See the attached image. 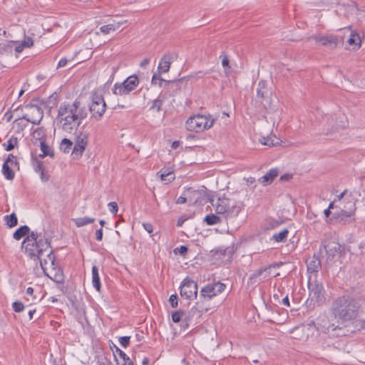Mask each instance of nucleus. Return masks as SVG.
<instances>
[{
    "mask_svg": "<svg viewBox=\"0 0 365 365\" xmlns=\"http://www.w3.org/2000/svg\"><path fill=\"white\" fill-rule=\"evenodd\" d=\"M317 329L324 333H329L330 330H336V327H335L334 324H329L327 327L323 326L322 328L318 327Z\"/></svg>",
    "mask_w": 365,
    "mask_h": 365,
    "instance_id": "46",
    "label": "nucleus"
},
{
    "mask_svg": "<svg viewBox=\"0 0 365 365\" xmlns=\"http://www.w3.org/2000/svg\"><path fill=\"white\" fill-rule=\"evenodd\" d=\"M106 103L103 96L99 92H93L91 96V104L89 106V110L91 117L96 120H100L106 111Z\"/></svg>",
    "mask_w": 365,
    "mask_h": 365,
    "instance_id": "7",
    "label": "nucleus"
},
{
    "mask_svg": "<svg viewBox=\"0 0 365 365\" xmlns=\"http://www.w3.org/2000/svg\"><path fill=\"white\" fill-rule=\"evenodd\" d=\"M215 122V119H210L203 115H195L190 117L186 123L185 126L187 130L200 133L210 128Z\"/></svg>",
    "mask_w": 365,
    "mask_h": 365,
    "instance_id": "5",
    "label": "nucleus"
},
{
    "mask_svg": "<svg viewBox=\"0 0 365 365\" xmlns=\"http://www.w3.org/2000/svg\"><path fill=\"white\" fill-rule=\"evenodd\" d=\"M282 262H275L267 265L266 267L267 270H270L272 268H279L282 265Z\"/></svg>",
    "mask_w": 365,
    "mask_h": 365,
    "instance_id": "54",
    "label": "nucleus"
},
{
    "mask_svg": "<svg viewBox=\"0 0 365 365\" xmlns=\"http://www.w3.org/2000/svg\"><path fill=\"white\" fill-rule=\"evenodd\" d=\"M150 63V59L148 58H144L140 63L141 67H145Z\"/></svg>",
    "mask_w": 365,
    "mask_h": 365,
    "instance_id": "62",
    "label": "nucleus"
},
{
    "mask_svg": "<svg viewBox=\"0 0 365 365\" xmlns=\"http://www.w3.org/2000/svg\"><path fill=\"white\" fill-rule=\"evenodd\" d=\"M225 288L226 285L220 282L207 284L203 287L200 292V300L201 303L211 300L213 297L223 292Z\"/></svg>",
    "mask_w": 365,
    "mask_h": 365,
    "instance_id": "8",
    "label": "nucleus"
},
{
    "mask_svg": "<svg viewBox=\"0 0 365 365\" xmlns=\"http://www.w3.org/2000/svg\"><path fill=\"white\" fill-rule=\"evenodd\" d=\"M18 145V138L12 135L6 143H4L2 145L6 151H11L15 148Z\"/></svg>",
    "mask_w": 365,
    "mask_h": 365,
    "instance_id": "38",
    "label": "nucleus"
},
{
    "mask_svg": "<svg viewBox=\"0 0 365 365\" xmlns=\"http://www.w3.org/2000/svg\"><path fill=\"white\" fill-rule=\"evenodd\" d=\"M361 309L360 298L344 294L333 299L330 312L335 319L343 323H350L359 317Z\"/></svg>",
    "mask_w": 365,
    "mask_h": 365,
    "instance_id": "2",
    "label": "nucleus"
},
{
    "mask_svg": "<svg viewBox=\"0 0 365 365\" xmlns=\"http://www.w3.org/2000/svg\"><path fill=\"white\" fill-rule=\"evenodd\" d=\"M32 232L30 231V228L27 225H22L19 227L13 234V237L16 240H19L21 238L27 237L30 235Z\"/></svg>",
    "mask_w": 365,
    "mask_h": 365,
    "instance_id": "26",
    "label": "nucleus"
},
{
    "mask_svg": "<svg viewBox=\"0 0 365 365\" xmlns=\"http://www.w3.org/2000/svg\"><path fill=\"white\" fill-rule=\"evenodd\" d=\"M130 336H124L119 338V343L123 348H127L130 345Z\"/></svg>",
    "mask_w": 365,
    "mask_h": 365,
    "instance_id": "44",
    "label": "nucleus"
},
{
    "mask_svg": "<svg viewBox=\"0 0 365 365\" xmlns=\"http://www.w3.org/2000/svg\"><path fill=\"white\" fill-rule=\"evenodd\" d=\"M4 220L5 221L6 226L9 228L16 227L18 224V218L14 212L5 215L4 217Z\"/></svg>",
    "mask_w": 365,
    "mask_h": 365,
    "instance_id": "32",
    "label": "nucleus"
},
{
    "mask_svg": "<svg viewBox=\"0 0 365 365\" xmlns=\"http://www.w3.org/2000/svg\"><path fill=\"white\" fill-rule=\"evenodd\" d=\"M68 63V60L66 59V58H62L60 59V61H58V66H57V68H62V67H64L66 66Z\"/></svg>",
    "mask_w": 365,
    "mask_h": 365,
    "instance_id": "58",
    "label": "nucleus"
},
{
    "mask_svg": "<svg viewBox=\"0 0 365 365\" xmlns=\"http://www.w3.org/2000/svg\"><path fill=\"white\" fill-rule=\"evenodd\" d=\"M73 144L71 140L63 138L60 145V150L64 153H68L73 149Z\"/></svg>",
    "mask_w": 365,
    "mask_h": 365,
    "instance_id": "37",
    "label": "nucleus"
},
{
    "mask_svg": "<svg viewBox=\"0 0 365 365\" xmlns=\"http://www.w3.org/2000/svg\"><path fill=\"white\" fill-rule=\"evenodd\" d=\"M347 205H350L345 206V208H346L347 210H341L339 211L334 212L332 217L329 219V221H332L334 219L336 222L341 225H346L354 222L355 220L353 217L356 210L355 203L352 201H349L347 202Z\"/></svg>",
    "mask_w": 365,
    "mask_h": 365,
    "instance_id": "9",
    "label": "nucleus"
},
{
    "mask_svg": "<svg viewBox=\"0 0 365 365\" xmlns=\"http://www.w3.org/2000/svg\"><path fill=\"white\" fill-rule=\"evenodd\" d=\"M14 158H15V156L13 154H9L8 155L7 158L6 159V160L4 161V163H6V164L10 163L11 165H18L19 162L16 160H14Z\"/></svg>",
    "mask_w": 365,
    "mask_h": 365,
    "instance_id": "50",
    "label": "nucleus"
},
{
    "mask_svg": "<svg viewBox=\"0 0 365 365\" xmlns=\"http://www.w3.org/2000/svg\"><path fill=\"white\" fill-rule=\"evenodd\" d=\"M48 259L51 261L52 265H55L56 257L53 255V251L51 250L47 255Z\"/></svg>",
    "mask_w": 365,
    "mask_h": 365,
    "instance_id": "55",
    "label": "nucleus"
},
{
    "mask_svg": "<svg viewBox=\"0 0 365 365\" xmlns=\"http://www.w3.org/2000/svg\"><path fill=\"white\" fill-rule=\"evenodd\" d=\"M92 284L98 292L101 291V284L98 274V268L96 265L92 267Z\"/></svg>",
    "mask_w": 365,
    "mask_h": 365,
    "instance_id": "28",
    "label": "nucleus"
},
{
    "mask_svg": "<svg viewBox=\"0 0 365 365\" xmlns=\"http://www.w3.org/2000/svg\"><path fill=\"white\" fill-rule=\"evenodd\" d=\"M203 304L204 303H201L199 299V301L196 302V304L191 308L185 318V321L187 324L191 322L195 319H197L200 318L203 313L208 311V309L205 307Z\"/></svg>",
    "mask_w": 365,
    "mask_h": 365,
    "instance_id": "17",
    "label": "nucleus"
},
{
    "mask_svg": "<svg viewBox=\"0 0 365 365\" xmlns=\"http://www.w3.org/2000/svg\"><path fill=\"white\" fill-rule=\"evenodd\" d=\"M347 43L350 46H354V48H359L361 46V38L358 33L351 32L349 39L347 40Z\"/></svg>",
    "mask_w": 365,
    "mask_h": 365,
    "instance_id": "31",
    "label": "nucleus"
},
{
    "mask_svg": "<svg viewBox=\"0 0 365 365\" xmlns=\"http://www.w3.org/2000/svg\"><path fill=\"white\" fill-rule=\"evenodd\" d=\"M246 181L247 185H251L255 182V178L253 177H250L246 179Z\"/></svg>",
    "mask_w": 365,
    "mask_h": 365,
    "instance_id": "63",
    "label": "nucleus"
},
{
    "mask_svg": "<svg viewBox=\"0 0 365 365\" xmlns=\"http://www.w3.org/2000/svg\"><path fill=\"white\" fill-rule=\"evenodd\" d=\"M157 76L160 81V83H159L160 86H165V87H167L168 89H172L173 91L180 90L181 88L180 85L185 79V78H182L173 80V81H167V80H165V79L162 78L161 77H160V74L153 73L152 80H151L152 85L156 84Z\"/></svg>",
    "mask_w": 365,
    "mask_h": 365,
    "instance_id": "16",
    "label": "nucleus"
},
{
    "mask_svg": "<svg viewBox=\"0 0 365 365\" xmlns=\"http://www.w3.org/2000/svg\"><path fill=\"white\" fill-rule=\"evenodd\" d=\"M140 80L136 75L126 78L123 83H115L112 89L116 96H127L134 91L139 85Z\"/></svg>",
    "mask_w": 365,
    "mask_h": 365,
    "instance_id": "6",
    "label": "nucleus"
},
{
    "mask_svg": "<svg viewBox=\"0 0 365 365\" xmlns=\"http://www.w3.org/2000/svg\"><path fill=\"white\" fill-rule=\"evenodd\" d=\"M32 136L34 139L36 140L34 143H36L37 141H42V140H46V137L45 134V130L43 128H37L32 133Z\"/></svg>",
    "mask_w": 365,
    "mask_h": 365,
    "instance_id": "35",
    "label": "nucleus"
},
{
    "mask_svg": "<svg viewBox=\"0 0 365 365\" xmlns=\"http://www.w3.org/2000/svg\"><path fill=\"white\" fill-rule=\"evenodd\" d=\"M220 58H222V65L224 67V68L230 69V60L228 58V56L226 54L225 51H222L220 56Z\"/></svg>",
    "mask_w": 365,
    "mask_h": 365,
    "instance_id": "40",
    "label": "nucleus"
},
{
    "mask_svg": "<svg viewBox=\"0 0 365 365\" xmlns=\"http://www.w3.org/2000/svg\"><path fill=\"white\" fill-rule=\"evenodd\" d=\"M322 249L323 248L327 255V260L331 261L334 257L341 252V245L339 243L336 242H329L326 245H321Z\"/></svg>",
    "mask_w": 365,
    "mask_h": 365,
    "instance_id": "20",
    "label": "nucleus"
},
{
    "mask_svg": "<svg viewBox=\"0 0 365 365\" xmlns=\"http://www.w3.org/2000/svg\"><path fill=\"white\" fill-rule=\"evenodd\" d=\"M95 221L94 218L89 217H79L73 220V222H75V225L78 227H81L83 226H85L88 224L93 223Z\"/></svg>",
    "mask_w": 365,
    "mask_h": 365,
    "instance_id": "36",
    "label": "nucleus"
},
{
    "mask_svg": "<svg viewBox=\"0 0 365 365\" xmlns=\"http://www.w3.org/2000/svg\"><path fill=\"white\" fill-rule=\"evenodd\" d=\"M185 314V312L182 310H178L172 314V320L174 323H178L180 322L182 317Z\"/></svg>",
    "mask_w": 365,
    "mask_h": 365,
    "instance_id": "39",
    "label": "nucleus"
},
{
    "mask_svg": "<svg viewBox=\"0 0 365 365\" xmlns=\"http://www.w3.org/2000/svg\"><path fill=\"white\" fill-rule=\"evenodd\" d=\"M292 178V175H290V174H284V175H282L281 177H280V180L281 181H289V180H291Z\"/></svg>",
    "mask_w": 365,
    "mask_h": 365,
    "instance_id": "59",
    "label": "nucleus"
},
{
    "mask_svg": "<svg viewBox=\"0 0 365 365\" xmlns=\"http://www.w3.org/2000/svg\"><path fill=\"white\" fill-rule=\"evenodd\" d=\"M180 296L187 300L196 299L197 296V284L188 277L185 278L180 287Z\"/></svg>",
    "mask_w": 365,
    "mask_h": 365,
    "instance_id": "10",
    "label": "nucleus"
},
{
    "mask_svg": "<svg viewBox=\"0 0 365 365\" xmlns=\"http://www.w3.org/2000/svg\"><path fill=\"white\" fill-rule=\"evenodd\" d=\"M264 272H267L266 267H260L255 270L254 273L249 277L247 283L254 284L264 281L270 275L269 272L264 274Z\"/></svg>",
    "mask_w": 365,
    "mask_h": 365,
    "instance_id": "21",
    "label": "nucleus"
},
{
    "mask_svg": "<svg viewBox=\"0 0 365 365\" xmlns=\"http://www.w3.org/2000/svg\"><path fill=\"white\" fill-rule=\"evenodd\" d=\"M322 253V247L317 253H314L311 258L306 261L307 272L310 273L318 272L322 267L320 255Z\"/></svg>",
    "mask_w": 365,
    "mask_h": 365,
    "instance_id": "18",
    "label": "nucleus"
},
{
    "mask_svg": "<svg viewBox=\"0 0 365 365\" xmlns=\"http://www.w3.org/2000/svg\"><path fill=\"white\" fill-rule=\"evenodd\" d=\"M31 163L34 170L38 173L40 179L42 182H48L50 179V174L48 170H46L44 162L40 160L37 156L34 155L31 152Z\"/></svg>",
    "mask_w": 365,
    "mask_h": 365,
    "instance_id": "14",
    "label": "nucleus"
},
{
    "mask_svg": "<svg viewBox=\"0 0 365 365\" xmlns=\"http://www.w3.org/2000/svg\"><path fill=\"white\" fill-rule=\"evenodd\" d=\"M165 98V95L161 93L158 97L153 101L150 109H156L158 112H160L162 110V106Z\"/></svg>",
    "mask_w": 365,
    "mask_h": 365,
    "instance_id": "33",
    "label": "nucleus"
},
{
    "mask_svg": "<svg viewBox=\"0 0 365 365\" xmlns=\"http://www.w3.org/2000/svg\"><path fill=\"white\" fill-rule=\"evenodd\" d=\"M260 142L262 143V144L265 145H268L269 147L274 146V145L279 144L278 141L274 142V140L272 138H269V137H267V138L263 137L260 140Z\"/></svg>",
    "mask_w": 365,
    "mask_h": 365,
    "instance_id": "41",
    "label": "nucleus"
},
{
    "mask_svg": "<svg viewBox=\"0 0 365 365\" xmlns=\"http://www.w3.org/2000/svg\"><path fill=\"white\" fill-rule=\"evenodd\" d=\"M111 213L116 215L118 210V204L115 202H110L108 205Z\"/></svg>",
    "mask_w": 365,
    "mask_h": 365,
    "instance_id": "49",
    "label": "nucleus"
},
{
    "mask_svg": "<svg viewBox=\"0 0 365 365\" xmlns=\"http://www.w3.org/2000/svg\"><path fill=\"white\" fill-rule=\"evenodd\" d=\"M187 219H188V217H185V216H184V215L180 216V217L178 218V221H177V226H178V227H181V226L183 225V223H184V222H185Z\"/></svg>",
    "mask_w": 365,
    "mask_h": 365,
    "instance_id": "56",
    "label": "nucleus"
},
{
    "mask_svg": "<svg viewBox=\"0 0 365 365\" xmlns=\"http://www.w3.org/2000/svg\"><path fill=\"white\" fill-rule=\"evenodd\" d=\"M2 173L6 180H11L14 178L15 174L11 168L6 163L2 165Z\"/></svg>",
    "mask_w": 365,
    "mask_h": 365,
    "instance_id": "34",
    "label": "nucleus"
},
{
    "mask_svg": "<svg viewBox=\"0 0 365 365\" xmlns=\"http://www.w3.org/2000/svg\"><path fill=\"white\" fill-rule=\"evenodd\" d=\"M46 140H42L40 143V149L42 152L41 154H39L37 157L38 158H44L46 156H49L51 158H54V151L46 143Z\"/></svg>",
    "mask_w": 365,
    "mask_h": 365,
    "instance_id": "25",
    "label": "nucleus"
},
{
    "mask_svg": "<svg viewBox=\"0 0 365 365\" xmlns=\"http://www.w3.org/2000/svg\"><path fill=\"white\" fill-rule=\"evenodd\" d=\"M51 241L41 232L32 231L29 236L24 238L21 242V248L25 250L27 255L34 260H39L43 270L47 264V260L41 259L43 252L51 247Z\"/></svg>",
    "mask_w": 365,
    "mask_h": 365,
    "instance_id": "4",
    "label": "nucleus"
},
{
    "mask_svg": "<svg viewBox=\"0 0 365 365\" xmlns=\"http://www.w3.org/2000/svg\"><path fill=\"white\" fill-rule=\"evenodd\" d=\"M279 225L277 220H271L268 223L267 229H274Z\"/></svg>",
    "mask_w": 365,
    "mask_h": 365,
    "instance_id": "53",
    "label": "nucleus"
},
{
    "mask_svg": "<svg viewBox=\"0 0 365 365\" xmlns=\"http://www.w3.org/2000/svg\"><path fill=\"white\" fill-rule=\"evenodd\" d=\"M192 195L190 201L194 204H202L205 202V198L214 207L216 213L221 215L222 218L228 223H233L234 220L239 215L243 209V203L228 197H219L215 203L211 197H207L204 192L200 190H194L191 188L187 191V195Z\"/></svg>",
    "mask_w": 365,
    "mask_h": 365,
    "instance_id": "1",
    "label": "nucleus"
},
{
    "mask_svg": "<svg viewBox=\"0 0 365 365\" xmlns=\"http://www.w3.org/2000/svg\"><path fill=\"white\" fill-rule=\"evenodd\" d=\"M87 111L78 99L72 103H62L58 110L57 120L61 124L62 129L69 133L76 130L87 117Z\"/></svg>",
    "mask_w": 365,
    "mask_h": 365,
    "instance_id": "3",
    "label": "nucleus"
},
{
    "mask_svg": "<svg viewBox=\"0 0 365 365\" xmlns=\"http://www.w3.org/2000/svg\"><path fill=\"white\" fill-rule=\"evenodd\" d=\"M172 59L173 57L170 53H165L163 55L161 60L160 61L159 65L158 66V73H156L160 74V76L161 73L168 72L170 68Z\"/></svg>",
    "mask_w": 365,
    "mask_h": 365,
    "instance_id": "22",
    "label": "nucleus"
},
{
    "mask_svg": "<svg viewBox=\"0 0 365 365\" xmlns=\"http://www.w3.org/2000/svg\"><path fill=\"white\" fill-rule=\"evenodd\" d=\"M308 287L309 290V298L319 305L322 304L325 301L324 289L322 284L318 282H309Z\"/></svg>",
    "mask_w": 365,
    "mask_h": 365,
    "instance_id": "11",
    "label": "nucleus"
},
{
    "mask_svg": "<svg viewBox=\"0 0 365 365\" xmlns=\"http://www.w3.org/2000/svg\"><path fill=\"white\" fill-rule=\"evenodd\" d=\"M110 348L113 352L117 365H134L132 359L112 341L110 344Z\"/></svg>",
    "mask_w": 365,
    "mask_h": 365,
    "instance_id": "15",
    "label": "nucleus"
},
{
    "mask_svg": "<svg viewBox=\"0 0 365 365\" xmlns=\"http://www.w3.org/2000/svg\"><path fill=\"white\" fill-rule=\"evenodd\" d=\"M12 308L15 312H21L24 311L25 307L20 301H15L12 303Z\"/></svg>",
    "mask_w": 365,
    "mask_h": 365,
    "instance_id": "42",
    "label": "nucleus"
},
{
    "mask_svg": "<svg viewBox=\"0 0 365 365\" xmlns=\"http://www.w3.org/2000/svg\"><path fill=\"white\" fill-rule=\"evenodd\" d=\"M269 91L267 88V83L261 80L259 81L257 87V96L262 100L268 98Z\"/></svg>",
    "mask_w": 365,
    "mask_h": 365,
    "instance_id": "24",
    "label": "nucleus"
},
{
    "mask_svg": "<svg viewBox=\"0 0 365 365\" xmlns=\"http://www.w3.org/2000/svg\"><path fill=\"white\" fill-rule=\"evenodd\" d=\"M178 297L177 294H173L170 297L169 302L170 305L173 308H176L178 306Z\"/></svg>",
    "mask_w": 365,
    "mask_h": 365,
    "instance_id": "48",
    "label": "nucleus"
},
{
    "mask_svg": "<svg viewBox=\"0 0 365 365\" xmlns=\"http://www.w3.org/2000/svg\"><path fill=\"white\" fill-rule=\"evenodd\" d=\"M24 45L22 43L17 45L15 47V51L16 53H21L24 50Z\"/></svg>",
    "mask_w": 365,
    "mask_h": 365,
    "instance_id": "64",
    "label": "nucleus"
},
{
    "mask_svg": "<svg viewBox=\"0 0 365 365\" xmlns=\"http://www.w3.org/2000/svg\"><path fill=\"white\" fill-rule=\"evenodd\" d=\"M143 226L144 227V229L148 232V233H152L153 231V226L151 223L150 222H143Z\"/></svg>",
    "mask_w": 365,
    "mask_h": 365,
    "instance_id": "52",
    "label": "nucleus"
},
{
    "mask_svg": "<svg viewBox=\"0 0 365 365\" xmlns=\"http://www.w3.org/2000/svg\"><path fill=\"white\" fill-rule=\"evenodd\" d=\"M222 220L221 215L211 213L205 217L203 222L207 225H215L221 223Z\"/></svg>",
    "mask_w": 365,
    "mask_h": 365,
    "instance_id": "27",
    "label": "nucleus"
},
{
    "mask_svg": "<svg viewBox=\"0 0 365 365\" xmlns=\"http://www.w3.org/2000/svg\"><path fill=\"white\" fill-rule=\"evenodd\" d=\"M96 239L98 241H101L103 239V230L102 228H100L96 230Z\"/></svg>",
    "mask_w": 365,
    "mask_h": 365,
    "instance_id": "57",
    "label": "nucleus"
},
{
    "mask_svg": "<svg viewBox=\"0 0 365 365\" xmlns=\"http://www.w3.org/2000/svg\"><path fill=\"white\" fill-rule=\"evenodd\" d=\"M278 174L279 170L277 168H272L259 179V182L264 186L270 185L277 177Z\"/></svg>",
    "mask_w": 365,
    "mask_h": 365,
    "instance_id": "23",
    "label": "nucleus"
},
{
    "mask_svg": "<svg viewBox=\"0 0 365 365\" xmlns=\"http://www.w3.org/2000/svg\"><path fill=\"white\" fill-rule=\"evenodd\" d=\"M26 108L30 110V118L28 115H24L22 119L26 120L34 125H38L43 117V112L42 108L33 103L27 104Z\"/></svg>",
    "mask_w": 365,
    "mask_h": 365,
    "instance_id": "13",
    "label": "nucleus"
},
{
    "mask_svg": "<svg viewBox=\"0 0 365 365\" xmlns=\"http://www.w3.org/2000/svg\"><path fill=\"white\" fill-rule=\"evenodd\" d=\"M187 202V197H184V196H180L177 200H176V204H184Z\"/></svg>",
    "mask_w": 365,
    "mask_h": 365,
    "instance_id": "61",
    "label": "nucleus"
},
{
    "mask_svg": "<svg viewBox=\"0 0 365 365\" xmlns=\"http://www.w3.org/2000/svg\"><path fill=\"white\" fill-rule=\"evenodd\" d=\"M188 251V247L185 245H181L179 247L174 249L173 252L175 255L180 254L182 256H185Z\"/></svg>",
    "mask_w": 365,
    "mask_h": 365,
    "instance_id": "43",
    "label": "nucleus"
},
{
    "mask_svg": "<svg viewBox=\"0 0 365 365\" xmlns=\"http://www.w3.org/2000/svg\"><path fill=\"white\" fill-rule=\"evenodd\" d=\"M289 230L287 228L283 229L278 233H275L271 237V240L276 242H284L287 239Z\"/></svg>",
    "mask_w": 365,
    "mask_h": 365,
    "instance_id": "30",
    "label": "nucleus"
},
{
    "mask_svg": "<svg viewBox=\"0 0 365 365\" xmlns=\"http://www.w3.org/2000/svg\"><path fill=\"white\" fill-rule=\"evenodd\" d=\"M316 43H319L322 46H328L331 49L336 48L338 45V38L336 36H313Z\"/></svg>",
    "mask_w": 365,
    "mask_h": 365,
    "instance_id": "19",
    "label": "nucleus"
},
{
    "mask_svg": "<svg viewBox=\"0 0 365 365\" xmlns=\"http://www.w3.org/2000/svg\"><path fill=\"white\" fill-rule=\"evenodd\" d=\"M21 43L24 45V47L30 48L33 46L34 41L31 38L27 37L24 38Z\"/></svg>",
    "mask_w": 365,
    "mask_h": 365,
    "instance_id": "51",
    "label": "nucleus"
},
{
    "mask_svg": "<svg viewBox=\"0 0 365 365\" xmlns=\"http://www.w3.org/2000/svg\"><path fill=\"white\" fill-rule=\"evenodd\" d=\"M88 134L82 131L79 132L75 138V144L72 149V155L75 158L82 156L88 144Z\"/></svg>",
    "mask_w": 365,
    "mask_h": 365,
    "instance_id": "12",
    "label": "nucleus"
},
{
    "mask_svg": "<svg viewBox=\"0 0 365 365\" xmlns=\"http://www.w3.org/2000/svg\"><path fill=\"white\" fill-rule=\"evenodd\" d=\"M104 361H99V365H113L112 362L110 359H108L106 356L103 359Z\"/></svg>",
    "mask_w": 365,
    "mask_h": 365,
    "instance_id": "60",
    "label": "nucleus"
},
{
    "mask_svg": "<svg viewBox=\"0 0 365 365\" xmlns=\"http://www.w3.org/2000/svg\"><path fill=\"white\" fill-rule=\"evenodd\" d=\"M161 180L171 182L175 180V175L170 168H163L159 173Z\"/></svg>",
    "mask_w": 365,
    "mask_h": 365,
    "instance_id": "29",
    "label": "nucleus"
},
{
    "mask_svg": "<svg viewBox=\"0 0 365 365\" xmlns=\"http://www.w3.org/2000/svg\"><path fill=\"white\" fill-rule=\"evenodd\" d=\"M53 280L56 282L57 284H63L64 280V276L62 271L58 270V272H56L54 274V277Z\"/></svg>",
    "mask_w": 365,
    "mask_h": 365,
    "instance_id": "45",
    "label": "nucleus"
},
{
    "mask_svg": "<svg viewBox=\"0 0 365 365\" xmlns=\"http://www.w3.org/2000/svg\"><path fill=\"white\" fill-rule=\"evenodd\" d=\"M100 30L102 33H103L105 34H108L110 33V31L115 30V26L113 24H108V25L101 26L100 28Z\"/></svg>",
    "mask_w": 365,
    "mask_h": 365,
    "instance_id": "47",
    "label": "nucleus"
}]
</instances>
